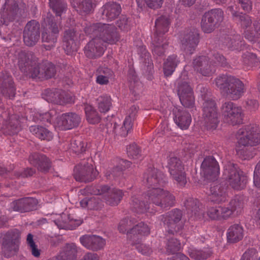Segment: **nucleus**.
I'll return each instance as SVG.
<instances>
[{"mask_svg":"<svg viewBox=\"0 0 260 260\" xmlns=\"http://www.w3.org/2000/svg\"><path fill=\"white\" fill-rule=\"evenodd\" d=\"M143 183L148 188L151 187L143 194L133 195L131 197V210L137 214L153 213L150 205H155L161 208L173 207L175 202V196L169 191L158 187L163 186L166 182L164 174L157 169L149 168L143 175Z\"/></svg>","mask_w":260,"mask_h":260,"instance_id":"1","label":"nucleus"},{"mask_svg":"<svg viewBox=\"0 0 260 260\" xmlns=\"http://www.w3.org/2000/svg\"><path fill=\"white\" fill-rule=\"evenodd\" d=\"M84 31L87 35L94 37L84 48L85 55L89 59H94L103 56L107 49L104 43L114 44L120 39L115 26L108 24H86Z\"/></svg>","mask_w":260,"mask_h":260,"instance_id":"2","label":"nucleus"},{"mask_svg":"<svg viewBox=\"0 0 260 260\" xmlns=\"http://www.w3.org/2000/svg\"><path fill=\"white\" fill-rule=\"evenodd\" d=\"M18 66L20 71L32 78H51L56 73L55 66L51 62L43 61L41 63L32 52L21 51L18 54Z\"/></svg>","mask_w":260,"mask_h":260,"instance_id":"3","label":"nucleus"},{"mask_svg":"<svg viewBox=\"0 0 260 260\" xmlns=\"http://www.w3.org/2000/svg\"><path fill=\"white\" fill-rule=\"evenodd\" d=\"M170 24L168 16H161L155 21L156 30L151 45V51L154 56H163L168 49L169 43L165 34L168 31Z\"/></svg>","mask_w":260,"mask_h":260,"instance_id":"4","label":"nucleus"},{"mask_svg":"<svg viewBox=\"0 0 260 260\" xmlns=\"http://www.w3.org/2000/svg\"><path fill=\"white\" fill-rule=\"evenodd\" d=\"M216 87L232 100L239 99L245 92L244 84L238 78L225 74L218 76L214 80Z\"/></svg>","mask_w":260,"mask_h":260,"instance_id":"5","label":"nucleus"},{"mask_svg":"<svg viewBox=\"0 0 260 260\" xmlns=\"http://www.w3.org/2000/svg\"><path fill=\"white\" fill-rule=\"evenodd\" d=\"M201 95L203 100L202 104L203 116L204 126L208 130L215 129L219 123L220 114L215 101L209 96L207 89L203 86L200 87Z\"/></svg>","mask_w":260,"mask_h":260,"instance_id":"6","label":"nucleus"},{"mask_svg":"<svg viewBox=\"0 0 260 260\" xmlns=\"http://www.w3.org/2000/svg\"><path fill=\"white\" fill-rule=\"evenodd\" d=\"M61 17L56 18L52 14H48L43 24V31L42 34V42L48 43L44 44L46 50H50L55 46L61 28Z\"/></svg>","mask_w":260,"mask_h":260,"instance_id":"7","label":"nucleus"},{"mask_svg":"<svg viewBox=\"0 0 260 260\" xmlns=\"http://www.w3.org/2000/svg\"><path fill=\"white\" fill-rule=\"evenodd\" d=\"M224 179L234 190L244 189L247 182V176L239 168L237 164L231 161L225 164L223 173Z\"/></svg>","mask_w":260,"mask_h":260,"instance_id":"8","label":"nucleus"},{"mask_svg":"<svg viewBox=\"0 0 260 260\" xmlns=\"http://www.w3.org/2000/svg\"><path fill=\"white\" fill-rule=\"evenodd\" d=\"M85 189L88 193L94 195H101L107 193L105 196V200L107 204L110 206L117 205L124 195L122 190L118 188H113L110 190V187L106 185L87 186Z\"/></svg>","mask_w":260,"mask_h":260,"instance_id":"9","label":"nucleus"},{"mask_svg":"<svg viewBox=\"0 0 260 260\" xmlns=\"http://www.w3.org/2000/svg\"><path fill=\"white\" fill-rule=\"evenodd\" d=\"M237 137L239 145L256 146L260 143V128L256 125H246L238 130Z\"/></svg>","mask_w":260,"mask_h":260,"instance_id":"10","label":"nucleus"},{"mask_svg":"<svg viewBox=\"0 0 260 260\" xmlns=\"http://www.w3.org/2000/svg\"><path fill=\"white\" fill-rule=\"evenodd\" d=\"M171 177L180 186L187 183L184 166L180 159L171 154L168 157L167 166Z\"/></svg>","mask_w":260,"mask_h":260,"instance_id":"11","label":"nucleus"},{"mask_svg":"<svg viewBox=\"0 0 260 260\" xmlns=\"http://www.w3.org/2000/svg\"><path fill=\"white\" fill-rule=\"evenodd\" d=\"M223 19L224 12L221 9H212L202 16L201 28L204 32L210 33L221 24Z\"/></svg>","mask_w":260,"mask_h":260,"instance_id":"12","label":"nucleus"},{"mask_svg":"<svg viewBox=\"0 0 260 260\" xmlns=\"http://www.w3.org/2000/svg\"><path fill=\"white\" fill-rule=\"evenodd\" d=\"M91 158L84 160L74 169V178L76 181L83 182L92 181L97 177L99 172L93 168Z\"/></svg>","mask_w":260,"mask_h":260,"instance_id":"13","label":"nucleus"},{"mask_svg":"<svg viewBox=\"0 0 260 260\" xmlns=\"http://www.w3.org/2000/svg\"><path fill=\"white\" fill-rule=\"evenodd\" d=\"M20 234L16 230L8 232L3 238L2 251L6 257H10L19 250Z\"/></svg>","mask_w":260,"mask_h":260,"instance_id":"14","label":"nucleus"},{"mask_svg":"<svg viewBox=\"0 0 260 260\" xmlns=\"http://www.w3.org/2000/svg\"><path fill=\"white\" fill-rule=\"evenodd\" d=\"M82 31L78 26L66 30L63 38V47L67 55H71L78 50V44L82 37Z\"/></svg>","mask_w":260,"mask_h":260,"instance_id":"15","label":"nucleus"},{"mask_svg":"<svg viewBox=\"0 0 260 260\" xmlns=\"http://www.w3.org/2000/svg\"><path fill=\"white\" fill-rule=\"evenodd\" d=\"M40 37V23L36 20H31L26 23L23 30L24 43L27 46H34L38 42Z\"/></svg>","mask_w":260,"mask_h":260,"instance_id":"16","label":"nucleus"},{"mask_svg":"<svg viewBox=\"0 0 260 260\" xmlns=\"http://www.w3.org/2000/svg\"><path fill=\"white\" fill-rule=\"evenodd\" d=\"M177 94L183 106L191 109L195 105L193 88L186 82H179L177 85Z\"/></svg>","mask_w":260,"mask_h":260,"instance_id":"17","label":"nucleus"},{"mask_svg":"<svg viewBox=\"0 0 260 260\" xmlns=\"http://www.w3.org/2000/svg\"><path fill=\"white\" fill-rule=\"evenodd\" d=\"M43 98L49 103L64 105L73 102L72 97L59 89H47L43 93Z\"/></svg>","mask_w":260,"mask_h":260,"instance_id":"18","label":"nucleus"},{"mask_svg":"<svg viewBox=\"0 0 260 260\" xmlns=\"http://www.w3.org/2000/svg\"><path fill=\"white\" fill-rule=\"evenodd\" d=\"M200 41L199 30L193 28L187 30L181 40V49L186 54L193 53Z\"/></svg>","mask_w":260,"mask_h":260,"instance_id":"19","label":"nucleus"},{"mask_svg":"<svg viewBox=\"0 0 260 260\" xmlns=\"http://www.w3.org/2000/svg\"><path fill=\"white\" fill-rule=\"evenodd\" d=\"M16 86L13 78L7 71L0 72V90L2 94L9 99H13L16 94Z\"/></svg>","mask_w":260,"mask_h":260,"instance_id":"20","label":"nucleus"},{"mask_svg":"<svg viewBox=\"0 0 260 260\" xmlns=\"http://www.w3.org/2000/svg\"><path fill=\"white\" fill-rule=\"evenodd\" d=\"M202 173L208 180L213 181L219 176L220 169L219 165L212 156H206L201 165Z\"/></svg>","mask_w":260,"mask_h":260,"instance_id":"21","label":"nucleus"},{"mask_svg":"<svg viewBox=\"0 0 260 260\" xmlns=\"http://www.w3.org/2000/svg\"><path fill=\"white\" fill-rule=\"evenodd\" d=\"M192 67L197 73L200 75L209 77L214 72L213 64L209 60V57L206 56H198L192 61Z\"/></svg>","mask_w":260,"mask_h":260,"instance_id":"22","label":"nucleus"},{"mask_svg":"<svg viewBox=\"0 0 260 260\" xmlns=\"http://www.w3.org/2000/svg\"><path fill=\"white\" fill-rule=\"evenodd\" d=\"M80 242L87 249L97 251L103 249L106 245V240L95 235H85L80 237Z\"/></svg>","mask_w":260,"mask_h":260,"instance_id":"23","label":"nucleus"},{"mask_svg":"<svg viewBox=\"0 0 260 260\" xmlns=\"http://www.w3.org/2000/svg\"><path fill=\"white\" fill-rule=\"evenodd\" d=\"M38 204L36 199L27 197L13 201L10 203V207L15 211L24 213L37 209Z\"/></svg>","mask_w":260,"mask_h":260,"instance_id":"24","label":"nucleus"},{"mask_svg":"<svg viewBox=\"0 0 260 260\" xmlns=\"http://www.w3.org/2000/svg\"><path fill=\"white\" fill-rule=\"evenodd\" d=\"M28 159L30 164L36 167L41 172L47 173L52 168L51 161L43 154L36 152L31 153Z\"/></svg>","mask_w":260,"mask_h":260,"instance_id":"25","label":"nucleus"},{"mask_svg":"<svg viewBox=\"0 0 260 260\" xmlns=\"http://www.w3.org/2000/svg\"><path fill=\"white\" fill-rule=\"evenodd\" d=\"M81 121L80 116L75 113H66L59 118L57 125L61 130H67L77 127Z\"/></svg>","mask_w":260,"mask_h":260,"instance_id":"26","label":"nucleus"},{"mask_svg":"<svg viewBox=\"0 0 260 260\" xmlns=\"http://www.w3.org/2000/svg\"><path fill=\"white\" fill-rule=\"evenodd\" d=\"M18 10V5L16 0H6L1 12V19L4 23L7 24L9 22L13 21Z\"/></svg>","mask_w":260,"mask_h":260,"instance_id":"27","label":"nucleus"},{"mask_svg":"<svg viewBox=\"0 0 260 260\" xmlns=\"http://www.w3.org/2000/svg\"><path fill=\"white\" fill-rule=\"evenodd\" d=\"M173 119L176 125L182 129H187L191 122V117L189 112L181 108L173 110Z\"/></svg>","mask_w":260,"mask_h":260,"instance_id":"28","label":"nucleus"},{"mask_svg":"<svg viewBox=\"0 0 260 260\" xmlns=\"http://www.w3.org/2000/svg\"><path fill=\"white\" fill-rule=\"evenodd\" d=\"M228 10L231 12L233 18L235 21L240 23L241 27L244 29V34L246 39V33L247 31H251L253 29L252 25V20L248 15L239 13L234 10V6H230Z\"/></svg>","mask_w":260,"mask_h":260,"instance_id":"29","label":"nucleus"},{"mask_svg":"<svg viewBox=\"0 0 260 260\" xmlns=\"http://www.w3.org/2000/svg\"><path fill=\"white\" fill-rule=\"evenodd\" d=\"M182 216V213L181 210L178 209H173L166 214L160 216V224L163 226H175L181 220Z\"/></svg>","mask_w":260,"mask_h":260,"instance_id":"30","label":"nucleus"},{"mask_svg":"<svg viewBox=\"0 0 260 260\" xmlns=\"http://www.w3.org/2000/svg\"><path fill=\"white\" fill-rule=\"evenodd\" d=\"M222 49L231 50H238L242 49L244 41L239 34L228 35L222 40Z\"/></svg>","mask_w":260,"mask_h":260,"instance_id":"31","label":"nucleus"},{"mask_svg":"<svg viewBox=\"0 0 260 260\" xmlns=\"http://www.w3.org/2000/svg\"><path fill=\"white\" fill-rule=\"evenodd\" d=\"M226 187L222 186L221 184L211 185L209 199L211 202L220 204L225 202L228 200Z\"/></svg>","mask_w":260,"mask_h":260,"instance_id":"32","label":"nucleus"},{"mask_svg":"<svg viewBox=\"0 0 260 260\" xmlns=\"http://www.w3.org/2000/svg\"><path fill=\"white\" fill-rule=\"evenodd\" d=\"M184 206L189 218L198 219L202 217L201 204L198 199L192 198L187 199L184 202Z\"/></svg>","mask_w":260,"mask_h":260,"instance_id":"33","label":"nucleus"},{"mask_svg":"<svg viewBox=\"0 0 260 260\" xmlns=\"http://www.w3.org/2000/svg\"><path fill=\"white\" fill-rule=\"evenodd\" d=\"M103 19L112 21L116 18L121 12V8L120 4L109 2L106 3L103 7Z\"/></svg>","mask_w":260,"mask_h":260,"instance_id":"34","label":"nucleus"},{"mask_svg":"<svg viewBox=\"0 0 260 260\" xmlns=\"http://www.w3.org/2000/svg\"><path fill=\"white\" fill-rule=\"evenodd\" d=\"M79 249L74 243L67 244L56 258L57 260H76Z\"/></svg>","mask_w":260,"mask_h":260,"instance_id":"35","label":"nucleus"},{"mask_svg":"<svg viewBox=\"0 0 260 260\" xmlns=\"http://www.w3.org/2000/svg\"><path fill=\"white\" fill-rule=\"evenodd\" d=\"M95 0H71L72 6L80 14L89 13L93 9Z\"/></svg>","mask_w":260,"mask_h":260,"instance_id":"36","label":"nucleus"},{"mask_svg":"<svg viewBox=\"0 0 260 260\" xmlns=\"http://www.w3.org/2000/svg\"><path fill=\"white\" fill-rule=\"evenodd\" d=\"M230 213L231 211L225 209V207L221 206L210 207L207 211L208 217L212 220H216L228 219L230 217Z\"/></svg>","mask_w":260,"mask_h":260,"instance_id":"37","label":"nucleus"},{"mask_svg":"<svg viewBox=\"0 0 260 260\" xmlns=\"http://www.w3.org/2000/svg\"><path fill=\"white\" fill-rule=\"evenodd\" d=\"M25 120L24 117L20 118L16 115H12L6 126L8 134L11 135L17 134L21 128V123Z\"/></svg>","mask_w":260,"mask_h":260,"instance_id":"38","label":"nucleus"},{"mask_svg":"<svg viewBox=\"0 0 260 260\" xmlns=\"http://www.w3.org/2000/svg\"><path fill=\"white\" fill-rule=\"evenodd\" d=\"M29 129L30 133L41 140L50 141L53 139V136L52 132L43 126L32 125Z\"/></svg>","mask_w":260,"mask_h":260,"instance_id":"39","label":"nucleus"},{"mask_svg":"<svg viewBox=\"0 0 260 260\" xmlns=\"http://www.w3.org/2000/svg\"><path fill=\"white\" fill-rule=\"evenodd\" d=\"M133 125V123L131 122L129 118H125L121 126L119 125L116 122H114L113 131L116 135L125 137L132 131Z\"/></svg>","mask_w":260,"mask_h":260,"instance_id":"40","label":"nucleus"},{"mask_svg":"<svg viewBox=\"0 0 260 260\" xmlns=\"http://www.w3.org/2000/svg\"><path fill=\"white\" fill-rule=\"evenodd\" d=\"M138 53L141 57V61L145 69L149 72L153 68V64L151 57V55L146 49L145 46H140L138 48Z\"/></svg>","mask_w":260,"mask_h":260,"instance_id":"41","label":"nucleus"},{"mask_svg":"<svg viewBox=\"0 0 260 260\" xmlns=\"http://www.w3.org/2000/svg\"><path fill=\"white\" fill-rule=\"evenodd\" d=\"M243 65L246 69L260 66V60L253 53L246 51L243 53L241 58Z\"/></svg>","mask_w":260,"mask_h":260,"instance_id":"42","label":"nucleus"},{"mask_svg":"<svg viewBox=\"0 0 260 260\" xmlns=\"http://www.w3.org/2000/svg\"><path fill=\"white\" fill-rule=\"evenodd\" d=\"M180 60L175 54L170 55L164 63V73L166 76H171L179 63Z\"/></svg>","mask_w":260,"mask_h":260,"instance_id":"43","label":"nucleus"},{"mask_svg":"<svg viewBox=\"0 0 260 260\" xmlns=\"http://www.w3.org/2000/svg\"><path fill=\"white\" fill-rule=\"evenodd\" d=\"M228 115L223 116V118L224 121L229 124L235 125L242 123L243 113L241 107L234 109V112Z\"/></svg>","mask_w":260,"mask_h":260,"instance_id":"44","label":"nucleus"},{"mask_svg":"<svg viewBox=\"0 0 260 260\" xmlns=\"http://www.w3.org/2000/svg\"><path fill=\"white\" fill-rule=\"evenodd\" d=\"M129 89L135 100L139 99L143 93V84L135 75H133L132 78L129 80Z\"/></svg>","mask_w":260,"mask_h":260,"instance_id":"45","label":"nucleus"},{"mask_svg":"<svg viewBox=\"0 0 260 260\" xmlns=\"http://www.w3.org/2000/svg\"><path fill=\"white\" fill-rule=\"evenodd\" d=\"M49 5L55 14L56 18L61 17L67 10V4L64 0H49Z\"/></svg>","mask_w":260,"mask_h":260,"instance_id":"46","label":"nucleus"},{"mask_svg":"<svg viewBox=\"0 0 260 260\" xmlns=\"http://www.w3.org/2000/svg\"><path fill=\"white\" fill-rule=\"evenodd\" d=\"M148 225L144 222L141 221L138 222L135 217H126L122 219L118 225V228H148Z\"/></svg>","mask_w":260,"mask_h":260,"instance_id":"47","label":"nucleus"},{"mask_svg":"<svg viewBox=\"0 0 260 260\" xmlns=\"http://www.w3.org/2000/svg\"><path fill=\"white\" fill-rule=\"evenodd\" d=\"M98 108L101 113H106L110 110L112 106V99L110 95L103 94L96 100Z\"/></svg>","mask_w":260,"mask_h":260,"instance_id":"48","label":"nucleus"},{"mask_svg":"<svg viewBox=\"0 0 260 260\" xmlns=\"http://www.w3.org/2000/svg\"><path fill=\"white\" fill-rule=\"evenodd\" d=\"M243 229H228L226 232L227 242L234 243L242 240L243 237Z\"/></svg>","mask_w":260,"mask_h":260,"instance_id":"49","label":"nucleus"},{"mask_svg":"<svg viewBox=\"0 0 260 260\" xmlns=\"http://www.w3.org/2000/svg\"><path fill=\"white\" fill-rule=\"evenodd\" d=\"M84 110L86 119L89 123L95 124L100 121L101 118L98 113L91 105H85Z\"/></svg>","mask_w":260,"mask_h":260,"instance_id":"50","label":"nucleus"},{"mask_svg":"<svg viewBox=\"0 0 260 260\" xmlns=\"http://www.w3.org/2000/svg\"><path fill=\"white\" fill-rule=\"evenodd\" d=\"M188 253L191 258L196 260L205 259L210 255L209 252L201 250H198L192 247L188 248Z\"/></svg>","mask_w":260,"mask_h":260,"instance_id":"51","label":"nucleus"},{"mask_svg":"<svg viewBox=\"0 0 260 260\" xmlns=\"http://www.w3.org/2000/svg\"><path fill=\"white\" fill-rule=\"evenodd\" d=\"M254 29L251 30V31H247L246 33V39L250 42H255L258 37L260 35V19H258L253 23V27Z\"/></svg>","mask_w":260,"mask_h":260,"instance_id":"52","label":"nucleus"},{"mask_svg":"<svg viewBox=\"0 0 260 260\" xmlns=\"http://www.w3.org/2000/svg\"><path fill=\"white\" fill-rule=\"evenodd\" d=\"M243 201L241 197L236 196L229 203V206L225 207V209L231 211L230 216L233 214L234 211L238 212L243 207Z\"/></svg>","mask_w":260,"mask_h":260,"instance_id":"53","label":"nucleus"},{"mask_svg":"<svg viewBox=\"0 0 260 260\" xmlns=\"http://www.w3.org/2000/svg\"><path fill=\"white\" fill-rule=\"evenodd\" d=\"M86 146L87 143L81 140H73L70 143V149L77 154L85 152Z\"/></svg>","mask_w":260,"mask_h":260,"instance_id":"54","label":"nucleus"},{"mask_svg":"<svg viewBox=\"0 0 260 260\" xmlns=\"http://www.w3.org/2000/svg\"><path fill=\"white\" fill-rule=\"evenodd\" d=\"M26 243L28 249L31 252L32 255L36 257L40 255V250L38 248L34 241V236L31 234H28L27 236Z\"/></svg>","mask_w":260,"mask_h":260,"instance_id":"55","label":"nucleus"},{"mask_svg":"<svg viewBox=\"0 0 260 260\" xmlns=\"http://www.w3.org/2000/svg\"><path fill=\"white\" fill-rule=\"evenodd\" d=\"M213 62L212 63L214 66L226 67L227 65L226 59L223 55L217 52L213 51L211 58Z\"/></svg>","mask_w":260,"mask_h":260,"instance_id":"56","label":"nucleus"},{"mask_svg":"<svg viewBox=\"0 0 260 260\" xmlns=\"http://www.w3.org/2000/svg\"><path fill=\"white\" fill-rule=\"evenodd\" d=\"M181 248V244L179 241L173 237L168 240L167 244V251L170 253H174L178 251Z\"/></svg>","mask_w":260,"mask_h":260,"instance_id":"57","label":"nucleus"},{"mask_svg":"<svg viewBox=\"0 0 260 260\" xmlns=\"http://www.w3.org/2000/svg\"><path fill=\"white\" fill-rule=\"evenodd\" d=\"M240 107L237 106L236 104L231 101L225 102L222 104L220 108L222 115V116L228 115V114L234 112V109H238Z\"/></svg>","mask_w":260,"mask_h":260,"instance_id":"58","label":"nucleus"},{"mask_svg":"<svg viewBox=\"0 0 260 260\" xmlns=\"http://www.w3.org/2000/svg\"><path fill=\"white\" fill-rule=\"evenodd\" d=\"M252 148H248L246 146L241 149H237V153L239 157L243 160L250 159L253 157L254 153H253Z\"/></svg>","mask_w":260,"mask_h":260,"instance_id":"59","label":"nucleus"},{"mask_svg":"<svg viewBox=\"0 0 260 260\" xmlns=\"http://www.w3.org/2000/svg\"><path fill=\"white\" fill-rule=\"evenodd\" d=\"M81 206L85 208L87 207L90 209L98 210L99 209V200L95 198L90 199H83L80 202Z\"/></svg>","mask_w":260,"mask_h":260,"instance_id":"60","label":"nucleus"},{"mask_svg":"<svg viewBox=\"0 0 260 260\" xmlns=\"http://www.w3.org/2000/svg\"><path fill=\"white\" fill-rule=\"evenodd\" d=\"M126 149L127 154L128 157L132 158H138L141 152L140 148L135 143H133L128 146Z\"/></svg>","mask_w":260,"mask_h":260,"instance_id":"61","label":"nucleus"},{"mask_svg":"<svg viewBox=\"0 0 260 260\" xmlns=\"http://www.w3.org/2000/svg\"><path fill=\"white\" fill-rule=\"evenodd\" d=\"M117 26L123 31H128L130 29V22L126 16H122L116 22Z\"/></svg>","mask_w":260,"mask_h":260,"instance_id":"62","label":"nucleus"},{"mask_svg":"<svg viewBox=\"0 0 260 260\" xmlns=\"http://www.w3.org/2000/svg\"><path fill=\"white\" fill-rule=\"evenodd\" d=\"M53 113L54 112L51 110L48 112L37 114V117L39 120L43 123L48 122L50 123L53 118Z\"/></svg>","mask_w":260,"mask_h":260,"instance_id":"63","label":"nucleus"},{"mask_svg":"<svg viewBox=\"0 0 260 260\" xmlns=\"http://www.w3.org/2000/svg\"><path fill=\"white\" fill-rule=\"evenodd\" d=\"M253 183L256 187L260 188V160L258 162L255 167L253 176Z\"/></svg>","mask_w":260,"mask_h":260,"instance_id":"64","label":"nucleus"}]
</instances>
